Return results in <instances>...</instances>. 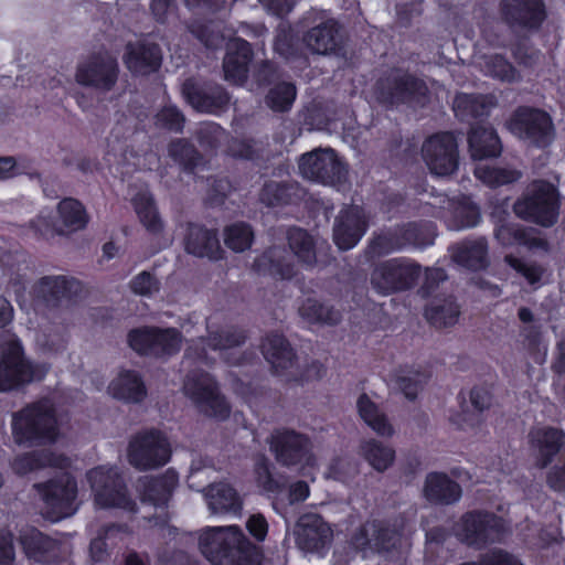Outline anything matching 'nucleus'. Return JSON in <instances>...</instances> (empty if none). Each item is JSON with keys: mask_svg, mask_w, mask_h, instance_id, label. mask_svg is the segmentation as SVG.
Instances as JSON below:
<instances>
[{"mask_svg": "<svg viewBox=\"0 0 565 565\" xmlns=\"http://www.w3.org/2000/svg\"><path fill=\"white\" fill-rule=\"evenodd\" d=\"M356 408L361 419L379 436L392 437L395 434L386 415L367 395L358 398Z\"/></svg>", "mask_w": 565, "mask_h": 565, "instance_id": "39", "label": "nucleus"}, {"mask_svg": "<svg viewBox=\"0 0 565 565\" xmlns=\"http://www.w3.org/2000/svg\"><path fill=\"white\" fill-rule=\"evenodd\" d=\"M132 204L140 222L151 233L157 234L162 231L163 224L154 205L153 198L147 191L139 192L132 199Z\"/></svg>", "mask_w": 565, "mask_h": 565, "instance_id": "44", "label": "nucleus"}, {"mask_svg": "<svg viewBox=\"0 0 565 565\" xmlns=\"http://www.w3.org/2000/svg\"><path fill=\"white\" fill-rule=\"evenodd\" d=\"M171 445L167 436L157 429L135 434L127 447V460L139 471L154 470L170 461Z\"/></svg>", "mask_w": 565, "mask_h": 565, "instance_id": "7", "label": "nucleus"}, {"mask_svg": "<svg viewBox=\"0 0 565 565\" xmlns=\"http://www.w3.org/2000/svg\"><path fill=\"white\" fill-rule=\"evenodd\" d=\"M475 174L482 183L491 188L509 184L521 178V172L518 170L491 167L486 163L478 164Z\"/></svg>", "mask_w": 565, "mask_h": 565, "instance_id": "49", "label": "nucleus"}, {"mask_svg": "<svg viewBox=\"0 0 565 565\" xmlns=\"http://www.w3.org/2000/svg\"><path fill=\"white\" fill-rule=\"evenodd\" d=\"M199 548L212 565H258L257 548L237 525L206 527Z\"/></svg>", "mask_w": 565, "mask_h": 565, "instance_id": "2", "label": "nucleus"}, {"mask_svg": "<svg viewBox=\"0 0 565 565\" xmlns=\"http://www.w3.org/2000/svg\"><path fill=\"white\" fill-rule=\"evenodd\" d=\"M458 315V306L451 299L431 303L425 310L426 318L436 327H448L454 324Z\"/></svg>", "mask_w": 565, "mask_h": 565, "instance_id": "53", "label": "nucleus"}, {"mask_svg": "<svg viewBox=\"0 0 565 565\" xmlns=\"http://www.w3.org/2000/svg\"><path fill=\"white\" fill-rule=\"evenodd\" d=\"M358 455L380 473L388 470L396 459L394 447L375 438L362 439L359 444Z\"/></svg>", "mask_w": 565, "mask_h": 565, "instance_id": "29", "label": "nucleus"}, {"mask_svg": "<svg viewBox=\"0 0 565 565\" xmlns=\"http://www.w3.org/2000/svg\"><path fill=\"white\" fill-rule=\"evenodd\" d=\"M454 259L471 269H480L487 265V245L483 239L465 242L457 246Z\"/></svg>", "mask_w": 565, "mask_h": 565, "instance_id": "45", "label": "nucleus"}, {"mask_svg": "<svg viewBox=\"0 0 565 565\" xmlns=\"http://www.w3.org/2000/svg\"><path fill=\"white\" fill-rule=\"evenodd\" d=\"M420 274L419 266L405 259L394 258L377 264L371 273V285L381 295H390L411 288Z\"/></svg>", "mask_w": 565, "mask_h": 565, "instance_id": "14", "label": "nucleus"}, {"mask_svg": "<svg viewBox=\"0 0 565 565\" xmlns=\"http://www.w3.org/2000/svg\"><path fill=\"white\" fill-rule=\"evenodd\" d=\"M306 46L316 54H330L341 43L338 23L329 20L309 30L303 38Z\"/></svg>", "mask_w": 565, "mask_h": 565, "instance_id": "33", "label": "nucleus"}, {"mask_svg": "<svg viewBox=\"0 0 565 565\" xmlns=\"http://www.w3.org/2000/svg\"><path fill=\"white\" fill-rule=\"evenodd\" d=\"M269 460L258 456L255 460L254 477L257 486L266 492H274L278 489L277 481L273 478Z\"/></svg>", "mask_w": 565, "mask_h": 565, "instance_id": "57", "label": "nucleus"}, {"mask_svg": "<svg viewBox=\"0 0 565 565\" xmlns=\"http://www.w3.org/2000/svg\"><path fill=\"white\" fill-rule=\"evenodd\" d=\"M61 226L70 232L81 231L88 223V214L84 205L72 198L62 200L57 205Z\"/></svg>", "mask_w": 565, "mask_h": 565, "instance_id": "42", "label": "nucleus"}, {"mask_svg": "<svg viewBox=\"0 0 565 565\" xmlns=\"http://www.w3.org/2000/svg\"><path fill=\"white\" fill-rule=\"evenodd\" d=\"M511 532V522L486 510L463 513L452 525L454 535L463 544L483 548L501 542Z\"/></svg>", "mask_w": 565, "mask_h": 565, "instance_id": "4", "label": "nucleus"}, {"mask_svg": "<svg viewBox=\"0 0 565 565\" xmlns=\"http://www.w3.org/2000/svg\"><path fill=\"white\" fill-rule=\"evenodd\" d=\"M20 541L26 556L38 562L56 555L57 543L35 529L23 531Z\"/></svg>", "mask_w": 565, "mask_h": 565, "instance_id": "40", "label": "nucleus"}, {"mask_svg": "<svg viewBox=\"0 0 565 565\" xmlns=\"http://www.w3.org/2000/svg\"><path fill=\"white\" fill-rule=\"evenodd\" d=\"M299 313L309 323L335 324L341 318L338 310L315 299H307L299 308Z\"/></svg>", "mask_w": 565, "mask_h": 565, "instance_id": "50", "label": "nucleus"}, {"mask_svg": "<svg viewBox=\"0 0 565 565\" xmlns=\"http://www.w3.org/2000/svg\"><path fill=\"white\" fill-rule=\"evenodd\" d=\"M297 96L295 85L291 83H279L268 92L266 105L274 111H288Z\"/></svg>", "mask_w": 565, "mask_h": 565, "instance_id": "52", "label": "nucleus"}, {"mask_svg": "<svg viewBox=\"0 0 565 565\" xmlns=\"http://www.w3.org/2000/svg\"><path fill=\"white\" fill-rule=\"evenodd\" d=\"M482 556V565H524L519 557L502 548H493Z\"/></svg>", "mask_w": 565, "mask_h": 565, "instance_id": "61", "label": "nucleus"}, {"mask_svg": "<svg viewBox=\"0 0 565 565\" xmlns=\"http://www.w3.org/2000/svg\"><path fill=\"white\" fill-rule=\"evenodd\" d=\"M30 227L35 234L43 237H53L56 234H62L64 231L58 225L54 224L49 215L40 214L36 218L31 221Z\"/></svg>", "mask_w": 565, "mask_h": 565, "instance_id": "62", "label": "nucleus"}, {"mask_svg": "<svg viewBox=\"0 0 565 565\" xmlns=\"http://www.w3.org/2000/svg\"><path fill=\"white\" fill-rule=\"evenodd\" d=\"M156 124L170 130L180 131L184 124V117L179 109L169 105L157 114Z\"/></svg>", "mask_w": 565, "mask_h": 565, "instance_id": "60", "label": "nucleus"}, {"mask_svg": "<svg viewBox=\"0 0 565 565\" xmlns=\"http://www.w3.org/2000/svg\"><path fill=\"white\" fill-rule=\"evenodd\" d=\"M78 288V282L65 276H46L32 288L33 298L47 306H54L61 299L68 298Z\"/></svg>", "mask_w": 565, "mask_h": 565, "instance_id": "26", "label": "nucleus"}, {"mask_svg": "<svg viewBox=\"0 0 565 565\" xmlns=\"http://www.w3.org/2000/svg\"><path fill=\"white\" fill-rule=\"evenodd\" d=\"M95 507L99 509H120L135 513L136 502L131 499L124 477L118 467L100 465L86 472Z\"/></svg>", "mask_w": 565, "mask_h": 565, "instance_id": "5", "label": "nucleus"}, {"mask_svg": "<svg viewBox=\"0 0 565 565\" xmlns=\"http://www.w3.org/2000/svg\"><path fill=\"white\" fill-rule=\"evenodd\" d=\"M469 148L475 160L497 157L501 153L499 137L492 128L476 126L469 135Z\"/></svg>", "mask_w": 565, "mask_h": 565, "instance_id": "38", "label": "nucleus"}, {"mask_svg": "<svg viewBox=\"0 0 565 565\" xmlns=\"http://www.w3.org/2000/svg\"><path fill=\"white\" fill-rule=\"evenodd\" d=\"M34 488L42 501L41 512L51 522L75 513L77 482L70 473H61L46 482L34 484Z\"/></svg>", "mask_w": 565, "mask_h": 565, "instance_id": "8", "label": "nucleus"}, {"mask_svg": "<svg viewBox=\"0 0 565 565\" xmlns=\"http://www.w3.org/2000/svg\"><path fill=\"white\" fill-rule=\"evenodd\" d=\"M505 262L518 273L522 274L530 284H535L540 280L542 270L537 266L527 265L512 255L505 256Z\"/></svg>", "mask_w": 565, "mask_h": 565, "instance_id": "63", "label": "nucleus"}, {"mask_svg": "<svg viewBox=\"0 0 565 565\" xmlns=\"http://www.w3.org/2000/svg\"><path fill=\"white\" fill-rule=\"evenodd\" d=\"M246 529L257 541H264L268 532V523L260 513L252 514L246 522Z\"/></svg>", "mask_w": 565, "mask_h": 565, "instance_id": "64", "label": "nucleus"}, {"mask_svg": "<svg viewBox=\"0 0 565 565\" xmlns=\"http://www.w3.org/2000/svg\"><path fill=\"white\" fill-rule=\"evenodd\" d=\"M502 14L512 25L537 28L545 18L542 0H502Z\"/></svg>", "mask_w": 565, "mask_h": 565, "instance_id": "24", "label": "nucleus"}, {"mask_svg": "<svg viewBox=\"0 0 565 565\" xmlns=\"http://www.w3.org/2000/svg\"><path fill=\"white\" fill-rule=\"evenodd\" d=\"M529 443L536 465L545 468L565 446V434L554 427H535L529 434Z\"/></svg>", "mask_w": 565, "mask_h": 565, "instance_id": "21", "label": "nucleus"}, {"mask_svg": "<svg viewBox=\"0 0 565 565\" xmlns=\"http://www.w3.org/2000/svg\"><path fill=\"white\" fill-rule=\"evenodd\" d=\"M108 393L127 403H140L147 396V388L138 372L121 370L109 383Z\"/></svg>", "mask_w": 565, "mask_h": 565, "instance_id": "28", "label": "nucleus"}, {"mask_svg": "<svg viewBox=\"0 0 565 565\" xmlns=\"http://www.w3.org/2000/svg\"><path fill=\"white\" fill-rule=\"evenodd\" d=\"M49 371L45 364L29 361L20 340L10 335L0 344V392L18 390L34 380H41Z\"/></svg>", "mask_w": 565, "mask_h": 565, "instance_id": "6", "label": "nucleus"}, {"mask_svg": "<svg viewBox=\"0 0 565 565\" xmlns=\"http://www.w3.org/2000/svg\"><path fill=\"white\" fill-rule=\"evenodd\" d=\"M262 351L277 373L287 371L295 365L294 350L280 334L267 335L263 341Z\"/></svg>", "mask_w": 565, "mask_h": 565, "instance_id": "37", "label": "nucleus"}, {"mask_svg": "<svg viewBox=\"0 0 565 565\" xmlns=\"http://www.w3.org/2000/svg\"><path fill=\"white\" fill-rule=\"evenodd\" d=\"M375 94L377 100L383 104H424L427 87L423 81L405 72L392 71L386 77L379 81Z\"/></svg>", "mask_w": 565, "mask_h": 565, "instance_id": "12", "label": "nucleus"}, {"mask_svg": "<svg viewBox=\"0 0 565 565\" xmlns=\"http://www.w3.org/2000/svg\"><path fill=\"white\" fill-rule=\"evenodd\" d=\"M71 465L70 458L51 451H32L19 456L12 463V469L18 475H26L45 467L67 468Z\"/></svg>", "mask_w": 565, "mask_h": 565, "instance_id": "35", "label": "nucleus"}, {"mask_svg": "<svg viewBox=\"0 0 565 565\" xmlns=\"http://www.w3.org/2000/svg\"><path fill=\"white\" fill-rule=\"evenodd\" d=\"M399 543V533L376 520H369L361 524L350 540L351 546L364 558L390 552Z\"/></svg>", "mask_w": 565, "mask_h": 565, "instance_id": "15", "label": "nucleus"}, {"mask_svg": "<svg viewBox=\"0 0 565 565\" xmlns=\"http://www.w3.org/2000/svg\"><path fill=\"white\" fill-rule=\"evenodd\" d=\"M366 227L367 221L363 210L360 206H349L335 218L333 241L339 249H351L362 238Z\"/></svg>", "mask_w": 565, "mask_h": 565, "instance_id": "20", "label": "nucleus"}, {"mask_svg": "<svg viewBox=\"0 0 565 565\" xmlns=\"http://www.w3.org/2000/svg\"><path fill=\"white\" fill-rule=\"evenodd\" d=\"M224 244L235 253L248 249L254 241V232L248 224L234 223L224 230Z\"/></svg>", "mask_w": 565, "mask_h": 565, "instance_id": "51", "label": "nucleus"}, {"mask_svg": "<svg viewBox=\"0 0 565 565\" xmlns=\"http://www.w3.org/2000/svg\"><path fill=\"white\" fill-rule=\"evenodd\" d=\"M183 393L202 414L218 419L228 417L231 407L207 373H189L183 384Z\"/></svg>", "mask_w": 565, "mask_h": 565, "instance_id": "11", "label": "nucleus"}, {"mask_svg": "<svg viewBox=\"0 0 565 565\" xmlns=\"http://www.w3.org/2000/svg\"><path fill=\"white\" fill-rule=\"evenodd\" d=\"M161 58L159 46L145 40L128 43L124 55L127 67L138 75L157 71L161 64Z\"/></svg>", "mask_w": 565, "mask_h": 565, "instance_id": "22", "label": "nucleus"}, {"mask_svg": "<svg viewBox=\"0 0 565 565\" xmlns=\"http://www.w3.org/2000/svg\"><path fill=\"white\" fill-rule=\"evenodd\" d=\"M182 337L177 329L156 330L154 354H173L181 348Z\"/></svg>", "mask_w": 565, "mask_h": 565, "instance_id": "54", "label": "nucleus"}, {"mask_svg": "<svg viewBox=\"0 0 565 565\" xmlns=\"http://www.w3.org/2000/svg\"><path fill=\"white\" fill-rule=\"evenodd\" d=\"M493 106L494 100L491 96L458 94L454 100V110L461 119L483 116Z\"/></svg>", "mask_w": 565, "mask_h": 565, "instance_id": "43", "label": "nucleus"}, {"mask_svg": "<svg viewBox=\"0 0 565 565\" xmlns=\"http://www.w3.org/2000/svg\"><path fill=\"white\" fill-rule=\"evenodd\" d=\"M185 249L198 257H207L210 259L222 257V248L216 233L199 225H191L189 227Z\"/></svg>", "mask_w": 565, "mask_h": 565, "instance_id": "31", "label": "nucleus"}, {"mask_svg": "<svg viewBox=\"0 0 565 565\" xmlns=\"http://www.w3.org/2000/svg\"><path fill=\"white\" fill-rule=\"evenodd\" d=\"M477 64L487 75L502 82H514L519 79L515 68L501 55L480 56Z\"/></svg>", "mask_w": 565, "mask_h": 565, "instance_id": "48", "label": "nucleus"}, {"mask_svg": "<svg viewBox=\"0 0 565 565\" xmlns=\"http://www.w3.org/2000/svg\"><path fill=\"white\" fill-rule=\"evenodd\" d=\"M460 486L447 475L431 472L427 475L424 484L425 498L435 503L451 504L461 498Z\"/></svg>", "mask_w": 565, "mask_h": 565, "instance_id": "30", "label": "nucleus"}, {"mask_svg": "<svg viewBox=\"0 0 565 565\" xmlns=\"http://www.w3.org/2000/svg\"><path fill=\"white\" fill-rule=\"evenodd\" d=\"M422 157L433 174L438 177L452 174L459 163L456 138L449 132L428 137L422 146Z\"/></svg>", "mask_w": 565, "mask_h": 565, "instance_id": "16", "label": "nucleus"}, {"mask_svg": "<svg viewBox=\"0 0 565 565\" xmlns=\"http://www.w3.org/2000/svg\"><path fill=\"white\" fill-rule=\"evenodd\" d=\"M175 486L172 476L145 477L139 481L138 491L142 504L152 505L163 512Z\"/></svg>", "mask_w": 565, "mask_h": 565, "instance_id": "27", "label": "nucleus"}, {"mask_svg": "<svg viewBox=\"0 0 565 565\" xmlns=\"http://www.w3.org/2000/svg\"><path fill=\"white\" fill-rule=\"evenodd\" d=\"M169 154L180 164L195 167L199 160L194 148L184 140H178L170 145Z\"/></svg>", "mask_w": 565, "mask_h": 565, "instance_id": "59", "label": "nucleus"}, {"mask_svg": "<svg viewBox=\"0 0 565 565\" xmlns=\"http://www.w3.org/2000/svg\"><path fill=\"white\" fill-rule=\"evenodd\" d=\"M157 328H140L132 330L128 335L129 345L137 352L154 354Z\"/></svg>", "mask_w": 565, "mask_h": 565, "instance_id": "55", "label": "nucleus"}, {"mask_svg": "<svg viewBox=\"0 0 565 565\" xmlns=\"http://www.w3.org/2000/svg\"><path fill=\"white\" fill-rule=\"evenodd\" d=\"M452 220L449 223L451 230H463L476 226L480 221L479 209L471 202L469 198H461L451 201Z\"/></svg>", "mask_w": 565, "mask_h": 565, "instance_id": "46", "label": "nucleus"}, {"mask_svg": "<svg viewBox=\"0 0 565 565\" xmlns=\"http://www.w3.org/2000/svg\"><path fill=\"white\" fill-rule=\"evenodd\" d=\"M182 94L186 102L200 113L216 114L227 107L230 97L220 86L201 89L192 81L182 86Z\"/></svg>", "mask_w": 565, "mask_h": 565, "instance_id": "23", "label": "nucleus"}, {"mask_svg": "<svg viewBox=\"0 0 565 565\" xmlns=\"http://www.w3.org/2000/svg\"><path fill=\"white\" fill-rule=\"evenodd\" d=\"M245 339L243 331L228 328L220 333H211L207 345L211 351L218 352V355L228 363L238 364L241 361L238 348L245 342Z\"/></svg>", "mask_w": 565, "mask_h": 565, "instance_id": "36", "label": "nucleus"}, {"mask_svg": "<svg viewBox=\"0 0 565 565\" xmlns=\"http://www.w3.org/2000/svg\"><path fill=\"white\" fill-rule=\"evenodd\" d=\"M429 374L414 367H401L392 374L391 382L407 398L414 399L428 382Z\"/></svg>", "mask_w": 565, "mask_h": 565, "instance_id": "41", "label": "nucleus"}, {"mask_svg": "<svg viewBox=\"0 0 565 565\" xmlns=\"http://www.w3.org/2000/svg\"><path fill=\"white\" fill-rule=\"evenodd\" d=\"M297 547L303 553L323 556L333 541V529L316 513L300 515L294 527Z\"/></svg>", "mask_w": 565, "mask_h": 565, "instance_id": "17", "label": "nucleus"}, {"mask_svg": "<svg viewBox=\"0 0 565 565\" xmlns=\"http://www.w3.org/2000/svg\"><path fill=\"white\" fill-rule=\"evenodd\" d=\"M205 500L212 514H238L243 508L241 497L226 483L210 486L205 491Z\"/></svg>", "mask_w": 565, "mask_h": 565, "instance_id": "34", "label": "nucleus"}, {"mask_svg": "<svg viewBox=\"0 0 565 565\" xmlns=\"http://www.w3.org/2000/svg\"><path fill=\"white\" fill-rule=\"evenodd\" d=\"M250 58L252 50L246 41H231L223 63L225 79L236 85L243 84L247 77Z\"/></svg>", "mask_w": 565, "mask_h": 565, "instance_id": "25", "label": "nucleus"}, {"mask_svg": "<svg viewBox=\"0 0 565 565\" xmlns=\"http://www.w3.org/2000/svg\"><path fill=\"white\" fill-rule=\"evenodd\" d=\"M118 64L109 54L92 55L81 62L75 73V81L82 86L98 90H110L117 82Z\"/></svg>", "mask_w": 565, "mask_h": 565, "instance_id": "19", "label": "nucleus"}, {"mask_svg": "<svg viewBox=\"0 0 565 565\" xmlns=\"http://www.w3.org/2000/svg\"><path fill=\"white\" fill-rule=\"evenodd\" d=\"M12 436L17 444L51 443L58 436L54 404L41 399L12 415Z\"/></svg>", "mask_w": 565, "mask_h": 565, "instance_id": "3", "label": "nucleus"}, {"mask_svg": "<svg viewBox=\"0 0 565 565\" xmlns=\"http://www.w3.org/2000/svg\"><path fill=\"white\" fill-rule=\"evenodd\" d=\"M36 348L45 353L57 355L67 347L66 327L62 322L42 321L34 335Z\"/></svg>", "mask_w": 565, "mask_h": 565, "instance_id": "32", "label": "nucleus"}, {"mask_svg": "<svg viewBox=\"0 0 565 565\" xmlns=\"http://www.w3.org/2000/svg\"><path fill=\"white\" fill-rule=\"evenodd\" d=\"M299 171L308 180L335 185L347 178V168L331 148L315 149L301 156Z\"/></svg>", "mask_w": 565, "mask_h": 565, "instance_id": "13", "label": "nucleus"}, {"mask_svg": "<svg viewBox=\"0 0 565 565\" xmlns=\"http://www.w3.org/2000/svg\"><path fill=\"white\" fill-rule=\"evenodd\" d=\"M495 238L503 246L524 245L530 248L541 247L544 245L543 241L531 236V234L514 224H502L494 232Z\"/></svg>", "mask_w": 565, "mask_h": 565, "instance_id": "47", "label": "nucleus"}, {"mask_svg": "<svg viewBox=\"0 0 565 565\" xmlns=\"http://www.w3.org/2000/svg\"><path fill=\"white\" fill-rule=\"evenodd\" d=\"M402 243L395 231H390L377 235L369 246V254L372 257H379L401 249Z\"/></svg>", "mask_w": 565, "mask_h": 565, "instance_id": "56", "label": "nucleus"}, {"mask_svg": "<svg viewBox=\"0 0 565 565\" xmlns=\"http://www.w3.org/2000/svg\"><path fill=\"white\" fill-rule=\"evenodd\" d=\"M287 238L297 265L294 260L287 259L284 249L274 247L255 260L254 266L258 273L268 274L281 279H289L297 275L298 266L311 269L318 264L319 253L326 244L323 239L299 227L290 228Z\"/></svg>", "mask_w": 565, "mask_h": 565, "instance_id": "1", "label": "nucleus"}, {"mask_svg": "<svg viewBox=\"0 0 565 565\" xmlns=\"http://www.w3.org/2000/svg\"><path fill=\"white\" fill-rule=\"evenodd\" d=\"M268 445L276 461L284 467L305 468L316 462L310 438L294 429L274 430L268 437Z\"/></svg>", "mask_w": 565, "mask_h": 565, "instance_id": "10", "label": "nucleus"}, {"mask_svg": "<svg viewBox=\"0 0 565 565\" xmlns=\"http://www.w3.org/2000/svg\"><path fill=\"white\" fill-rule=\"evenodd\" d=\"M129 286L134 294L143 297H151L158 292L160 288L157 278L148 271H141L135 276Z\"/></svg>", "mask_w": 565, "mask_h": 565, "instance_id": "58", "label": "nucleus"}, {"mask_svg": "<svg viewBox=\"0 0 565 565\" xmlns=\"http://www.w3.org/2000/svg\"><path fill=\"white\" fill-rule=\"evenodd\" d=\"M557 195L554 185L534 181L525 195L514 204L515 214L543 226H551L557 218Z\"/></svg>", "mask_w": 565, "mask_h": 565, "instance_id": "9", "label": "nucleus"}, {"mask_svg": "<svg viewBox=\"0 0 565 565\" xmlns=\"http://www.w3.org/2000/svg\"><path fill=\"white\" fill-rule=\"evenodd\" d=\"M509 129L519 138L539 147L547 146L554 137L550 116L537 109H519L509 121Z\"/></svg>", "mask_w": 565, "mask_h": 565, "instance_id": "18", "label": "nucleus"}]
</instances>
